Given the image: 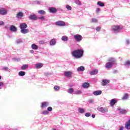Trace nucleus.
<instances>
[{"instance_id": "3", "label": "nucleus", "mask_w": 130, "mask_h": 130, "mask_svg": "<svg viewBox=\"0 0 130 130\" xmlns=\"http://www.w3.org/2000/svg\"><path fill=\"white\" fill-rule=\"evenodd\" d=\"M121 29H122V27L119 25H114L112 26L111 31L114 34H117L121 31Z\"/></svg>"}, {"instance_id": "11", "label": "nucleus", "mask_w": 130, "mask_h": 130, "mask_svg": "<svg viewBox=\"0 0 130 130\" xmlns=\"http://www.w3.org/2000/svg\"><path fill=\"white\" fill-rule=\"evenodd\" d=\"M125 128L127 130L130 129V119L128 120V121L125 122Z\"/></svg>"}, {"instance_id": "2", "label": "nucleus", "mask_w": 130, "mask_h": 130, "mask_svg": "<svg viewBox=\"0 0 130 130\" xmlns=\"http://www.w3.org/2000/svg\"><path fill=\"white\" fill-rule=\"evenodd\" d=\"M108 62H107L105 64V68L106 69H111L112 68V66L116 62V60H115L113 58H110L109 59Z\"/></svg>"}, {"instance_id": "4", "label": "nucleus", "mask_w": 130, "mask_h": 130, "mask_svg": "<svg viewBox=\"0 0 130 130\" xmlns=\"http://www.w3.org/2000/svg\"><path fill=\"white\" fill-rule=\"evenodd\" d=\"M74 38L75 41L77 42H80L83 39V37H82L80 35H76L74 36Z\"/></svg>"}, {"instance_id": "53", "label": "nucleus", "mask_w": 130, "mask_h": 130, "mask_svg": "<svg viewBox=\"0 0 130 130\" xmlns=\"http://www.w3.org/2000/svg\"><path fill=\"white\" fill-rule=\"evenodd\" d=\"M30 53H32V54L34 53V50H30Z\"/></svg>"}, {"instance_id": "24", "label": "nucleus", "mask_w": 130, "mask_h": 130, "mask_svg": "<svg viewBox=\"0 0 130 130\" xmlns=\"http://www.w3.org/2000/svg\"><path fill=\"white\" fill-rule=\"evenodd\" d=\"M36 69H41L43 67V64L42 63H38L35 64Z\"/></svg>"}, {"instance_id": "41", "label": "nucleus", "mask_w": 130, "mask_h": 130, "mask_svg": "<svg viewBox=\"0 0 130 130\" xmlns=\"http://www.w3.org/2000/svg\"><path fill=\"white\" fill-rule=\"evenodd\" d=\"M2 70L5 71V72H7V71H9V68L4 67V68H2Z\"/></svg>"}, {"instance_id": "1", "label": "nucleus", "mask_w": 130, "mask_h": 130, "mask_svg": "<svg viewBox=\"0 0 130 130\" xmlns=\"http://www.w3.org/2000/svg\"><path fill=\"white\" fill-rule=\"evenodd\" d=\"M72 54L75 58H81L84 54V50L83 49H79L73 51Z\"/></svg>"}, {"instance_id": "19", "label": "nucleus", "mask_w": 130, "mask_h": 130, "mask_svg": "<svg viewBox=\"0 0 130 130\" xmlns=\"http://www.w3.org/2000/svg\"><path fill=\"white\" fill-rule=\"evenodd\" d=\"M78 112L79 113H81V114H83V113H85V112H86V110L83 108H79Z\"/></svg>"}, {"instance_id": "55", "label": "nucleus", "mask_w": 130, "mask_h": 130, "mask_svg": "<svg viewBox=\"0 0 130 130\" xmlns=\"http://www.w3.org/2000/svg\"><path fill=\"white\" fill-rule=\"evenodd\" d=\"M91 116H92V118H95V115L92 114Z\"/></svg>"}, {"instance_id": "26", "label": "nucleus", "mask_w": 130, "mask_h": 130, "mask_svg": "<svg viewBox=\"0 0 130 130\" xmlns=\"http://www.w3.org/2000/svg\"><path fill=\"white\" fill-rule=\"evenodd\" d=\"M29 20H37V17L35 15H31L29 17Z\"/></svg>"}, {"instance_id": "10", "label": "nucleus", "mask_w": 130, "mask_h": 130, "mask_svg": "<svg viewBox=\"0 0 130 130\" xmlns=\"http://www.w3.org/2000/svg\"><path fill=\"white\" fill-rule=\"evenodd\" d=\"M49 105V103L47 102H44L43 103H41V108H46V107H47V106H48Z\"/></svg>"}, {"instance_id": "33", "label": "nucleus", "mask_w": 130, "mask_h": 130, "mask_svg": "<svg viewBox=\"0 0 130 130\" xmlns=\"http://www.w3.org/2000/svg\"><path fill=\"white\" fill-rule=\"evenodd\" d=\"M49 113V112H48V111L47 110H45V111H43L41 113V114H43V115H47V114H48Z\"/></svg>"}, {"instance_id": "15", "label": "nucleus", "mask_w": 130, "mask_h": 130, "mask_svg": "<svg viewBox=\"0 0 130 130\" xmlns=\"http://www.w3.org/2000/svg\"><path fill=\"white\" fill-rule=\"evenodd\" d=\"M110 82V80H103L102 81V85L103 86H106L107 85V84H109V83Z\"/></svg>"}, {"instance_id": "27", "label": "nucleus", "mask_w": 130, "mask_h": 130, "mask_svg": "<svg viewBox=\"0 0 130 130\" xmlns=\"http://www.w3.org/2000/svg\"><path fill=\"white\" fill-rule=\"evenodd\" d=\"M89 86H90V84H89V83H88V82L83 83L82 85V87L83 88H89Z\"/></svg>"}, {"instance_id": "38", "label": "nucleus", "mask_w": 130, "mask_h": 130, "mask_svg": "<svg viewBox=\"0 0 130 130\" xmlns=\"http://www.w3.org/2000/svg\"><path fill=\"white\" fill-rule=\"evenodd\" d=\"M124 64L126 67H129V65H130L129 60H128V61H126V62H125Z\"/></svg>"}, {"instance_id": "51", "label": "nucleus", "mask_w": 130, "mask_h": 130, "mask_svg": "<svg viewBox=\"0 0 130 130\" xmlns=\"http://www.w3.org/2000/svg\"><path fill=\"white\" fill-rule=\"evenodd\" d=\"M76 4H77V5H81V2H79V1H76Z\"/></svg>"}, {"instance_id": "21", "label": "nucleus", "mask_w": 130, "mask_h": 130, "mask_svg": "<svg viewBox=\"0 0 130 130\" xmlns=\"http://www.w3.org/2000/svg\"><path fill=\"white\" fill-rule=\"evenodd\" d=\"M77 72H84L85 71V67L84 66H80L77 69Z\"/></svg>"}, {"instance_id": "6", "label": "nucleus", "mask_w": 130, "mask_h": 130, "mask_svg": "<svg viewBox=\"0 0 130 130\" xmlns=\"http://www.w3.org/2000/svg\"><path fill=\"white\" fill-rule=\"evenodd\" d=\"M56 26H65L66 25V22L63 21H58L55 22Z\"/></svg>"}, {"instance_id": "43", "label": "nucleus", "mask_w": 130, "mask_h": 130, "mask_svg": "<svg viewBox=\"0 0 130 130\" xmlns=\"http://www.w3.org/2000/svg\"><path fill=\"white\" fill-rule=\"evenodd\" d=\"M66 9L68 10L69 11H71L72 10V7L70 6L69 5L66 6Z\"/></svg>"}, {"instance_id": "14", "label": "nucleus", "mask_w": 130, "mask_h": 130, "mask_svg": "<svg viewBox=\"0 0 130 130\" xmlns=\"http://www.w3.org/2000/svg\"><path fill=\"white\" fill-rule=\"evenodd\" d=\"M93 94L95 96H98V95H101V94H102V91H101V90L94 91H93Z\"/></svg>"}, {"instance_id": "23", "label": "nucleus", "mask_w": 130, "mask_h": 130, "mask_svg": "<svg viewBox=\"0 0 130 130\" xmlns=\"http://www.w3.org/2000/svg\"><path fill=\"white\" fill-rule=\"evenodd\" d=\"M61 40L62 41H63L64 42H67V41H69V38L67 36H64L61 37Z\"/></svg>"}, {"instance_id": "46", "label": "nucleus", "mask_w": 130, "mask_h": 130, "mask_svg": "<svg viewBox=\"0 0 130 130\" xmlns=\"http://www.w3.org/2000/svg\"><path fill=\"white\" fill-rule=\"evenodd\" d=\"M47 111H52V107H49L47 108Z\"/></svg>"}, {"instance_id": "30", "label": "nucleus", "mask_w": 130, "mask_h": 130, "mask_svg": "<svg viewBox=\"0 0 130 130\" xmlns=\"http://www.w3.org/2000/svg\"><path fill=\"white\" fill-rule=\"evenodd\" d=\"M25 73L24 71H20L19 72L18 75L20 76V77H24L25 75Z\"/></svg>"}, {"instance_id": "17", "label": "nucleus", "mask_w": 130, "mask_h": 130, "mask_svg": "<svg viewBox=\"0 0 130 130\" xmlns=\"http://www.w3.org/2000/svg\"><path fill=\"white\" fill-rule=\"evenodd\" d=\"M20 32L22 34H27V33H29V29H26V28H23V29L20 30Z\"/></svg>"}, {"instance_id": "57", "label": "nucleus", "mask_w": 130, "mask_h": 130, "mask_svg": "<svg viewBox=\"0 0 130 130\" xmlns=\"http://www.w3.org/2000/svg\"><path fill=\"white\" fill-rule=\"evenodd\" d=\"M0 80H2V76H0Z\"/></svg>"}, {"instance_id": "35", "label": "nucleus", "mask_w": 130, "mask_h": 130, "mask_svg": "<svg viewBox=\"0 0 130 130\" xmlns=\"http://www.w3.org/2000/svg\"><path fill=\"white\" fill-rule=\"evenodd\" d=\"M53 89L55 91H59V89H60V87L58 86H54Z\"/></svg>"}, {"instance_id": "9", "label": "nucleus", "mask_w": 130, "mask_h": 130, "mask_svg": "<svg viewBox=\"0 0 130 130\" xmlns=\"http://www.w3.org/2000/svg\"><path fill=\"white\" fill-rule=\"evenodd\" d=\"M17 19H22L24 17V13L22 12H19L16 15Z\"/></svg>"}, {"instance_id": "13", "label": "nucleus", "mask_w": 130, "mask_h": 130, "mask_svg": "<svg viewBox=\"0 0 130 130\" xmlns=\"http://www.w3.org/2000/svg\"><path fill=\"white\" fill-rule=\"evenodd\" d=\"M21 30L23 29H26L28 26L27 25V24L26 23H20V26H19Z\"/></svg>"}, {"instance_id": "20", "label": "nucleus", "mask_w": 130, "mask_h": 130, "mask_svg": "<svg viewBox=\"0 0 130 130\" xmlns=\"http://www.w3.org/2000/svg\"><path fill=\"white\" fill-rule=\"evenodd\" d=\"M10 29V31H12V32H16L17 27H16L15 25H11Z\"/></svg>"}, {"instance_id": "39", "label": "nucleus", "mask_w": 130, "mask_h": 130, "mask_svg": "<svg viewBox=\"0 0 130 130\" xmlns=\"http://www.w3.org/2000/svg\"><path fill=\"white\" fill-rule=\"evenodd\" d=\"M98 22V20L96 18H92L91 19V23H97Z\"/></svg>"}, {"instance_id": "34", "label": "nucleus", "mask_w": 130, "mask_h": 130, "mask_svg": "<svg viewBox=\"0 0 130 130\" xmlns=\"http://www.w3.org/2000/svg\"><path fill=\"white\" fill-rule=\"evenodd\" d=\"M49 11L50 13H55V12H56V9L51 8H49Z\"/></svg>"}, {"instance_id": "58", "label": "nucleus", "mask_w": 130, "mask_h": 130, "mask_svg": "<svg viewBox=\"0 0 130 130\" xmlns=\"http://www.w3.org/2000/svg\"><path fill=\"white\" fill-rule=\"evenodd\" d=\"M8 27L7 26H5V28L7 29Z\"/></svg>"}, {"instance_id": "5", "label": "nucleus", "mask_w": 130, "mask_h": 130, "mask_svg": "<svg viewBox=\"0 0 130 130\" xmlns=\"http://www.w3.org/2000/svg\"><path fill=\"white\" fill-rule=\"evenodd\" d=\"M97 109L99 111H100V112H102V113L108 112V109L107 108L99 107Z\"/></svg>"}, {"instance_id": "50", "label": "nucleus", "mask_w": 130, "mask_h": 130, "mask_svg": "<svg viewBox=\"0 0 130 130\" xmlns=\"http://www.w3.org/2000/svg\"><path fill=\"white\" fill-rule=\"evenodd\" d=\"M39 19H40V20H45V17H44V16H41V17H40L39 18Z\"/></svg>"}, {"instance_id": "37", "label": "nucleus", "mask_w": 130, "mask_h": 130, "mask_svg": "<svg viewBox=\"0 0 130 130\" xmlns=\"http://www.w3.org/2000/svg\"><path fill=\"white\" fill-rule=\"evenodd\" d=\"M75 91H74V89L73 88H70L68 90V92L69 93V94H72V93H74Z\"/></svg>"}, {"instance_id": "16", "label": "nucleus", "mask_w": 130, "mask_h": 130, "mask_svg": "<svg viewBox=\"0 0 130 130\" xmlns=\"http://www.w3.org/2000/svg\"><path fill=\"white\" fill-rule=\"evenodd\" d=\"M117 110L118 112H120L121 114H124V113H126V110L122 109L120 108H118Z\"/></svg>"}, {"instance_id": "44", "label": "nucleus", "mask_w": 130, "mask_h": 130, "mask_svg": "<svg viewBox=\"0 0 130 130\" xmlns=\"http://www.w3.org/2000/svg\"><path fill=\"white\" fill-rule=\"evenodd\" d=\"M95 30H96V31H101V27L98 26V27H96Z\"/></svg>"}, {"instance_id": "25", "label": "nucleus", "mask_w": 130, "mask_h": 130, "mask_svg": "<svg viewBox=\"0 0 130 130\" xmlns=\"http://www.w3.org/2000/svg\"><path fill=\"white\" fill-rule=\"evenodd\" d=\"M55 43H56L55 39H52L50 42V45L53 46V45H55Z\"/></svg>"}, {"instance_id": "31", "label": "nucleus", "mask_w": 130, "mask_h": 130, "mask_svg": "<svg viewBox=\"0 0 130 130\" xmlns=\"http://www.w3.org/2000/svg\"><path fill=\"white\" fill-rule=\"evenodd\" d=\"M29 67V65L28 64H23L22 67H21V70H27V69H28Z\"/></svg>"}, {"instance_id": "54", "label": "nucleus", "mask_w": 130, "mask_h": 130, "mask_svg": "<svg viewBox=\"0 0 130 130\" xmlns=\"http://www.w3.org/2000/svg\"><path fill=\"white\" fill-rule=\"evenodd\" d=\"M36 4H40V1H36Z\"/></svg>"}, {"instance_id": "40", "label": "nucleus", "mask_w": 130, "mask_h": 130, "mask_svg": "<svg viewBox=\"0 0 130 130\" xmlns=\"http://www.w3.org/2000/svg\"><path fill=\"white\" fill-rule=\"evenodd\" d=\"M16 43H17V44H19V43H22V42H23V41H22V40L18 39V40H16Z\"/></svg>"}, {"instance_id": "12", "label": "nucleus", "mask_w": 130, "mask_h": 130, "mask_svg": "<svg viewBox=\"0 0 130 130\" xmlns=\"http://www.w3.org/2000/svg\"><path fill=\"white\" fill-rule=\"evenodd\" d=\"M117 103V101L115 99H113L110 101V105L113 106L115 105V103Z\"/></svg>"}, {"instance_id": "28", "label": "nucleus", "mask_w": 130, "mask_h": 130, "mask_svg": "<svg viewBox=\"0 0 130 130\" xmlns=\"http://www.w3.org/2000/svg\"><path fill=\"white\" fill-rule=\"evenodd\" d=\"M74 94L75 95H81V94H82V91L80 90H77L74 92Z\"/></svg>"}, {"instance_id": "56", "label": "nucleus", "mask_w": 130, "mask_h": 130, "mask_svg": "<svg viewBox=\"0 0 130 130\" xmlns=\"http://www.w3.org/2000/svg\"><path fill=\"white\" fill-rule=\"evenodd\" d=\"M52 130H56L55 128H52Z\"/></svg>"}, {"instance_id": "52", "label": "nucleus", "mask_w": 130, "mask_h": 130, "mask_svg": "<svg viewBox=\"0 0 130 130\" xmlns=\"http://www.w3.org/2000/svg\"><path fill=\"white\" fill-rule=\"evenodd\" d=\"M96 12L98 13V12H100V8H96Z\"/></svg>"}, {"instance_id": "22", "label": "nucleus", "mask_w": 130, "mask_h": 130, "mask_svg": "<svg viewBox=\"0 0 130 130\" xmlns=\"http://www.w3.org/2000/svg\"><path fill=\"white\" fill-rule=\"evenodd\" d=\"M98 74V70L97 69L92 70L90 73V75H91V76H93L94 75H97Z\"/></svg>"}, {"instance_id": "45", "label": "nucleus", "mask_w": 130, "mask_h": 130, "mask_svg": "<svg viewBox=\"0 0 130 130\" xmlns=\"http://www.w3.org/2000/svg\"><path fill=\"white\" fill-rule=\"evenodd\" d=\"M130 41L129 40H126L125 41V44L126 45H129Z\"/></svg>"}, {"instance_id": "48", "label": "nucleus", "mask_w": 130, "mask_h": 130, "mask_svg": "<svg viewBox=\"0 0 130 130\" xmlns=\"http://www.w3.org/2000/svg\"><path fill=\"white\" fill-rule=\"evenodd\" d=\"M4 86V83L3 82H0V90L2 89V87Z\"/></svg>"}, {"instance_id": "47", "label": "nucleus", "mask_w": 130, "mask_h": 130, "mask_svg": "<svg viewBox=\"0 0 130 130\" xmlns=\"http://www.w3.org/2000/svg\"><path fill=\"white\" fill-rule=\"evenodd\" d=\"M5 22L3 21H0V26H4Z\"/></svg>"}, {"instance_id": "18", "label": "nucleus", "mask_w": 130, "mask_h": 130, "mask_svg": "<svg viewBox=\"0 0 130 130\" xmlns=\"http://www.w3.org/2000/svg\"><path fill=\"white\" fill-rule=\"evenodd\" d=\"M31 49H33L34 50H37V49L39 48V47L35 44H32L31 45Z\"/></svg>"}, {"instance_id": "29", "label": "nucleus", "mask_w": 130, "mask_h": 130, "mask_svg": "<svg viewBox=\"0 0 130 130\" xmlns=\"http://www.w3.org/2000/svg\"><path fill=\"white\" fill-rule=\"evenodd\" d=\"M128 99V95L127 93H125L123 97L122 98V100H126Z\"/></svg>"}, {"instance_id": "49", "label": "nucleus", "mask_w": 130, "mask_h": 130, "mask_svg": "<svg viewBox=\"0 0 130 130\" xmlns=\"http://www.w3.org/2000/svg\"><path fill=\"white\" fill-rule=\"evenodd\" d=\"M39 43V44H45V42L44 41H40Z\"/></svg>"}, {"instance_id": "32", "label": "nucleus", "mask_w": 130, "mask_h": 130, "mask_svg": "<svg viewBox=\"0 0 130 130\" xmlns=\"http://www.w3.org/2000/svg\"><path fill=\"white\" fill-rule=\"evenodd\" d=\"M97 5L99 6L100 7H105V5L104 3L101 2H98L97 3Z\"/></svg>"}, {"instance_id": "42", "label": "nucleus", "mask_w": 130, "mask_h": 130, "mask_svg": "<svg viewBox=\"0 0 130 130\" xmlns=\"http://www.w3.org/2000/svg\"><path fill=\"white\" fill-rule=\"evenodd\" d=\"M85 116H86V117H90L91 114L90 113H86L85 114Z\"/></svg>"}, {"instance_id": "7", "label": "nucleus", "mask_w": 130, "mask_h": 130, "mask_svg": "<svg viewBox=\"0 0 130 130\" xmlns=\"http://www.w3.org/2000/svg\"><path fill=\"white\" fill-rule=\"evenodd\" d=\"M7 14H8V11H7V9L5 8L0 9V15L5 16V15H7Z\"/></svg>"}, {"instance_id": "36", "label": "nucleus", "mask_w": 130, "mask_h": 130, "mask_svg": "<svg viewBox=\"0 0 130 130\" xmlns=\"http://www.w3.org/2000/svg\"><path fill=\"white\" fill-rule=\"evenodd\" d=\"M39 14H40V15H45V12L44 10H40L38 11Z\"/></svg>"}, {"instance_id": "8", "label": "nucleus", "mask_w": 130, "mask_h": 130, "mask_svg": "<svg viewBox=\"0 0 130 130\" xmlns=\"http://www.w3.org/2000/svg\"><path fill=\"white\" fill-rule=\"evenodd\" d=\"M72 75H73V72L71 71H67L64 73V75L67 78H72Z\"/></svg>"}]
</instances>
